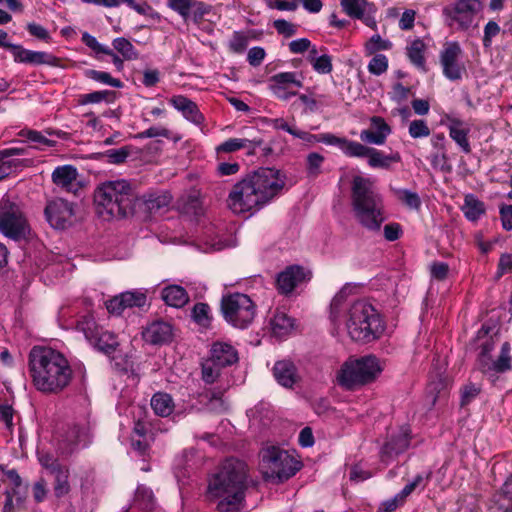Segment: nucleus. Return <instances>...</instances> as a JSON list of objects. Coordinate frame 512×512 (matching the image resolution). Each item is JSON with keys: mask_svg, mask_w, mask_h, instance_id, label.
Masks as SVG:
<instances>
[{"mask_svg": "<svg viewBox=\"0 0 512 512\" xmlns=\"http://www.w3.org/2000/svg\"><path fill=\"white\" fill-rule=\"evenodd\" d=\"M294 319L289 317L285 312L276 310L270 325L275 336L283 337L288 335L294 328Z\"/></svg>", "mask_w": 512, "mask_h": 512, "instance_id": "7c9ffc66", "label": "nucleus"}, {"mask_svg": "<svg viewBox=\"0 0 512 512\" xmlns=\"http://www.w3.org/2000/svg\"><path fill=\"white\" fill-rule=\"evenodd\" d=\"M430 161L434 169H438L444 173L449 174L453 170L446 151L431 154Z\"/></svg>", "mask_w": 512, "mask_h": 512, "instance_id": "5fc2aeb1", "label": "nucleus"}, {"mask_svg": "<svg viewBox=\"0 0 512 512\" xmlns=\"http://www.w3.org/2000/svg\"><path fill=\"white\" fill-rule=\"evenodd\" d=\"M489 510L491 512L512 511V475H509L501 489L493 494Z\"/></svg>", "mask_w": 512, "mask_h": 512, "instance_id": "b1692460", "label": "nucleus"}, {"mask_svg": "<svg viewBox=\"0 0 512 512\" xmlns=\"http://www.w3.org/2000/svg\"><path fill=\"white\" fill-rule=\"evenodd\" d=\"M54 476L53 490L57 498H61L70 492L69 469L63 465L51 473Z\"/></svg>", "mask_w": 512, "mask_h": 512, "instance_id": "f704fd0d", "label": "nucleus"}, {"mask_svg": "<svg viewBox=\"0 0 512 512\" xmlns=\"http://www.w3.org/2000/svg\"><path fill=\"white\" fill-rule=\"evenodd\" d=\"M302 467L286 450L270 446L261 451L260 468L263 478L273 483H282L294 476Z\"/></svg>", "mask_w": 512, "mask_h": 512, "instance_id": "0eeeda50", "label": "nucleus"}, {"mask_svg": "<svg viewBox=\"0 0 512 512\" xmlns=\"http://www.w3.org/2000/svg\"><path fill=\"white\" fill-rule=\"evenodd\" d=\"M346 326L351 339L362 343L378 339L384 331L380 314L366 300H357L350 306Z\"/></svg>", "mask_w": 512, "mask_h": 512, "instance_id": "423d86ee", "label": "nucleus"}, {"mask_svg": "<svg viewBox=\"0 0 512 512\" xmlns=\"http://www.w3.org/2000/svg\"><path fill=\"white\" fill-rule=\"evenodd\" d=\"M273 375L285 388H292L299 379L296 366L289 360L277 361L273 367Z\"/></svg>", "mask_w": 512, "mask_h": 512, "instance_id": "bb28decb", "label": "nucleus"}, {"mask_svg": "<svg viewBox=\"0 0 512 512\" xmlns=\"http://www.w3.org/2000/svg\"><path fill=\"white\" fill-rule=\"evenodd\" d=\"M495 348V342L493 339H488L481 345V351L478 355V367L479 370L482 371L484 369V362L489 364V361L491 360V352Z\"/></svg>", "mask_w": 512, "mask_h": 512, "instance_id": "69168bd1", "label": "nucleus"}, {"mask_svg": "<svg viewBox=\"0 0 512 512\" xmlns=\"http://www.w3.org/2000/svg\"><path fill=\"white\" fill-rule=\"evenodd\" d=\"M426 45L423 40L417 38L407 47V56L411 63L417 68L426 71V61L424 51Z\"/></svg>", "mask_w": 512, "mask_h": 512, "instance_id": "4c0bfd02", "label": "nucleus"}, {"mask_svg": "<svg viewBox=\"0 0 512 512\" xmlns=\"http://www.w3.org/2000/svg\"><path fill=\"white\" fill-rule=\"evenodd\" d=\"M116 99V92L111 90L94 91L80 96L79 103L81 105L94 104L105 101L113 103Z\"/></svg>", "mask_w": 512, "mask_h": 512, "instance_id": "79ce46f5", "label": "nucleus"}, {"mask_svg": "<svg viewBox=\"0 0 512 512\" xmlns=\"http://www.w3.org/2000/svg\"><path fill=\"white\" fill-rule=\"evenodd\" d=\"M169 103L178 111L182 112L188 120L192 118V101L182 95L173 96Z\"/></svg>", "mask_w": 512, "mask_h": 512, "instance_id": "864d4df0", "label": "nucleus"}, {"mask_svg": "<svg viewBox=\"0 0 512 512\" xmlns=\"http://www.w3.org/2000/svg\"><path fill=\"white\" fill-rule=\"evenodd\" d=\"M224 366L218 363L210 356L201 362V378L206 384H213L217 381Z\"/></svg>", "mask_w": 512, "mask_h": 512, "instance_id": "ea45409f", "label": "nucleus"}, {"mask_svg": "<svg viewBox=\"0 0 512 512\" xmlns=\"http://www.w3.org/2000/svg\"><path fill=\"white\" fill-rule=\"evenodd\" d=\"M151 407L156 415L167 417L173 412L174 402L170 394L157 392L151 398Z\"/></svg>", "mask_w": 512, "mask_h": 512, "instance_id": "72a5a7b5", "label": "nucleus"}, {"mask_svg": "<svg viewBox=\"0 0 512 512\" xmlns=\"http://www.w3.org/2000/svg\"><path fill=\"white\" fill-rule=\"evenodd\" d=\"M462 210L468 220L477 221L485 213V205L474 195L469 194L465 197Z\"/></svg>", "mask_w": 512, "mask_h": 512, "instance_id": "58836bf2", "label": "nucleus"}, {"mask_svg": "<svg viewBox=\"0 0 512 512\" xmlns=\"http://www.w3.org/2000/svg\"><path fill=\"white\" fill-rule=\"evenodd\" d=\"M511 346L509 342H504L501 346L500 354L495 361L490 360L489 364L484 362V369L481 371L486 376H495V373H505L512 369V357L510 354Z\"/></svg>", "mask_w": 512, "mask_h": 512, "instance_id": "393cba45", "label": "nucleus"}, {"mask_svg": "<svg viewBox=\"0 0 512 512\" xmlns=\"http://www.w3.org/2000/svg\"><path fill=\"white\" fill-rule=\"evenodd\" d=\"M174 474L183 493V490L189 488L191 484V465L186 455L177 459Z\"/></svg>", "mask_w": 512, "mask_h": 512, "instance_id": "c9c22d12", "label": "nucleus"}, {"mask_svg": "<svg viewBox=\"0 0 512 512\" xmlns=\"http://www.w3.org/2000/svg\"><path fill=\"white\" fill-rule=\"evenodd\" d=\"M390 133L391 128L385 120L382 117L373 116L371 118V128L361 131L360 139L366 143L382 145Z\"/></svg>", "mask_w": 512, "mask_h": 512, "instance_id": "5701e85b", "label": "nucleus"}, {"mask_svg": "<svg viewBox=\"0 0 512 512\" xmlns=\"http://www.w3.org/2000/svg\"><path fill=\"white\" fill-rule=\"evenodd\" d=\"M136 194L129 181H106L94 191L96 213L105 221L125 218L134 213Z\"/></svg>", "mask_w": 512, "mask_h": 512, "instance_id": "39448f33", "label": "nucleus"}, {"mask_svg": "<svg viewBox=\"0 0 512 512\" xmlns=\"http://www.w3.org/2000/svg\"><path fill=\"white\" fill-rule=\"evenodd\" d=\"M381 371L376 356L367 355L358 359L349 358L338 371L337 382L346 390H355L374 381Z\"/></svg>", "mask_w": 512, "mask_h": 512, "instance_id": "6e6552de", "label": "nucleus"}, {"mask_svg": "<svg viewBox=\"0 0 512 512\" xmlns=\"http://www.w3.org/2000/svg\"><path fill=\"white\" fill-rule=\"evenodd\" d=\"M209 356L224 367L232 366L239 360L237 350L231 344L222 341L212 344Z\"/></svg>", "mask_w": 512, "mask_h": 512, "instance_id": "a878e982", "label": "nucleus"}, {"mask_svg": "<svg viewBox=\"0 0 512 512\" xmlns=\"http://www.w3.org/2000/svg\"><path fill=\"white\" fill-rule=\"evenodd\" d=\"M350 199L356 221L369 232L378 233L386 217L383 197L372 180L354 176Z\"/></svg>", "mask_w": 512, "mask_h": 512, "instance_id": "20e7f679", "label": "nucleus"}, {"mask_svg": "<svg viewBox=\"0 0 512 512\" xmlns=\"http://www.w3.org/2000/svg\"><path fill=\"white\" fill-rule=\"evenodd\" d=\"M0 232L15 241L26 239L30 234V226L21 208L5 198L0 202Z\"/></svg>", "mask_w": 512, "mask_h": 512, "instance_id": "9b49d317", "label": "nucleus"}, {"mask_svg": "<svg viewBox=\"0 0 512 512\" xmlns=\"http://www.w3.org/2000/svg\"><path fill=\"white\" fill-rule=\"evenodd\" d=\"M270 81L274 83L272 89H287L289 85L302 87V81L297 79L295 72H280L273 75Z\"/></svg>", "mask_w": 512, "mask_h": 512, "instance_id": "a19ab883", "label": "nucleus"}, {"mask_svg": "<svg viewBox=\"0 0 512 512\" xmlns=\"http://www.w3.org/2000/svg\"><path fill=\"white\" fill-rule=\"evenodd\" d=\"M112 45L113 48L122 55L124 60H134L138 58V52L128 39L124 37L115 38Z\"/></svg>", "mask_w": 512, "mask_h": 512, "instance_id": "c03bdc74", "label": "nucleus"}, {"mask_svg": "<svg viewBox=\"0 0 512 512\" xmlns=\"http://www.w3.org/2000/svg\"><path fill=\"white\" fill-rule=\"evenodd\" d=\"M219 232L204 201L194 194V247L203 252L222 250L225 244Z\"/></svg>", "mask_w": 512, "mask_h": 512, "instance_id": "1a4fd4ad", "label": "nucleus"}, {"mask_svg": "<svg viewBox=\"0 0 512 512\" xmlns=\"http://www.w3.org/2000/svg\"><path fill=\"white\" fill-rule=\"evenodd\" d=\"M311 65L319 74H329L333 70L332 58L328 54L318 56Z\"/></svg>", "mask_w": 512, "mask_h": 512, "instance_id": "0e129e2a", "label": "nucleus"}, {"mask_svg": "<svg viewBox=\"0 0 512 512\" xmlns=\"http://www.w3.org/2000/svg\"><path fill=\"white\" fill-rule=\"evenodd\" d=\"M246 464L236 458L226 459L219 471L211 478L208 494L211 497L222 498L217 509L220 512H235L244 499L247 488Z\"/></svg>", "mask_w": 512, "mask_h": 512, "instance_id": "7ed1b4c3", "label": "nucleus"}, {"mask_svg": "<svg viewBox=\"0 0 512 512\" xmlns=\"http://www.w3.org/2000/svg\"><path fill=\"white\" fill-rule=\"evenodd\" d=\"M37 458L40 465L46 469L50 474L54 472L57 468L63 466L57 458H55L51 453L45 452L43 450L37 451Z\"/></svg>", "mask_w": 512, "mask_h": 512, "instance_id": "13d9d810", "label": "nucleus"}, {"mask_svg": "<svg viewBox=\"0 0 512 512\" xmlns=\"http://www.w3.org/2000/svg\"><path fill=\"white\" fill-rule=\"evenodd\" d=\"M401 157L398 152L385 155L382 151L371 148L368 156V164L372 168L389 169L392 163L400 162Z\"/></svg>", "mask_w": 512, "mask_h": 512, "instance_id": "473e14b6", "label": "nucleus"}, {"mask_svg": "<svg viewBox=\"0 0 512 512\" xmlns=\"http://www.w3.org/2000/svg\"><path fill=\"white\" fill-rule=\"evenodd\" d=\"M262 138L246 139V138H230L221 143L217 148V152L232 153L243 148L256 149L263 144Z\"/></svg>", "mask_w": 512, "mask_h": 512, "instance_id": "c756f323", "label": "nucleus"}, {"mask_svg": "<svg viewBox=\"0 0 512 512\" xmlns=\"http://www.w3.org/2000/svg\"><path fill=\"white\" fill-rule=\"evenodd\" d=\"M273 26L279 34L287 38L294 36L297 32L296 25H294L291 22H288L285 19L275 20L273 22Z\"/></svg>", "mask_w": 512, "mask_h": 512, "instance_id": "774afa93", "label": "nucleus"}, {"mask_svg": "<svg viewBox=\"0 0 512 512\" xmlns=\"http://www.w3.org/2000/svg\"><path fill=\"white\" fill-rule=\"evenodd\" d=\"M349 287L344 286L332 299L330 304V317L332 321H337L340 315L342 304L346 301Z\"/></svg>", "mask_w": 512, "mask_h": 512, "instance_id": "4d7b16f0", "label": "nucleus"}, {"mask_svg": "<svg viewBox=\"0 0 512 512\" xmlns=\"http://www.w3.org/2000/svg\"><path fill=\"white\" fill-rule=\"evenodd\" d=\"M481 393V387L474 383L463 385L460 389V406L466 407Z\"/></svg>", "mask_w": 512, "mask_h": 512, "instance_id": "09e8293b", "label": "nucleus"}, {"mask_svg": "<svg viewBox=\"0 0 512 512\" xmlns=\"http://www.w3.org/2000/svg\"><path fill=\"white\" fill-rule=\"evenodd\" d=\"M469 132L470 129L460 119L453 118L450 120L449 136L457 143L465 154H469L471 152V145L468 140Z\"/></svg>", "mask_w": 512, "mask_h": 512, "instance_id": "cd10ccee", "label": "nucleus"}, {"mask_svg": "<svg viewBox=\"0 0 512 512\" xmlns=\"http://www.w3.org/2000/svg\"><path fill=\"white\" fill-rule=\"evenodd\" d=\"M398 198L404 202L408 207L413 209H419L421 206V200L417 193L412 192L408 189H400L397 191Z\"/></svg>", "mask_w": 512, "mask_h": 512, "instance_id": "e2e57ef3", "label": "nucleus"}, {"mask_svg": "<svg viewBox=\"0 0 512 512\" xmlns=\"http://www.w3.org/2000/svg\"><path fill=\"white\" fill-rule=\"evenodd\" d=\"M146 304V293L139 290H134L125 291L117 296H114L106 302V308L111 314L121 315L127 308H142Z\"/></svg>", "mask_w": 512, "mask_h": 512, "instance_id": "6ab92c4d", "label": "nucleus"}, {"mask_svg": "<svg viewBox=\"0 0 512 512\" xmlns=\"http://www.w3.org/2000/svg\"><path fill=\"white\" fill-rule=\"evenodd\" d=\"M171 202V196L168 192H155L145 196L144 205L150 214H156L163 208H166Z\"/></svg>", "mask_w": 512, "mask_h": 512, "instance_id": "e433bc0d", "label": "nucleus"}, {"mask_svg": "<svg viewBox=\"0 0 512 512\" xmlns=\"http://www.w3.org/2000/svg\"><path fill=\"white\" fill-rule=\"evenodd\" d=\"M410 445V436L408 428L402 427L395 433H392L380 450L381 462L388 465L400 454L404 453Z\"/></svg>", "mask_w": 512, "mask_h": 512, "instance_id": "a211bd4d", "label": "nucleus"}, {"mask_svg": "<svg viewBox=\"0 0 512 512\" xmlns=\"http://www.w3.org/2000/svg\"><path fill=\"white\" fill-rule=\"evenodd\" d=\"M168 7L178 13L185 23L192 13V1L191 0H168Z\"/></svg>", "mask_w": 512, "mask_h": 512, "instance_id": "603ef678", "label": "nucleus"}, {"mask_svg": "<svg viewBox=\"0 0 512 512\" xmlns=\"http://www.w3.org/2000/svg\"><path fill=\"white\" fill-rule=\"evenodd\" d=\"M220 312L233 327L246 329L255 318L256 306L248 295L237 292L222 296Z\"/></svg>", "mask_w": 512, "mask_h": 512, "instance_id": "9d476101", "label": "nucleus"}, {"mask_svg": "<svg viewBox=\"0 0 512 512\" xmlns=\"http://www.w3.org/2000/svg\"><path fill=\"white\" fill-rule=\"evenodd\" d=\"M324 156L317 152H311L306 158V169L309 177L316 178L321 173Z\"/></svg>", "mask_w": 512, "mask_h": 512, "instance_id": "3c124183", "label": "nucleus"}, {"mask_svg": "<svg viewBox=\"0 0 512 512\" xmlns=\"http://www.w3.org/2000/svg\"><path fill=\"white\" fill-rule=\"evenodd\" d=\"M286 176L278 169L261 167L237 181L226 198L235 215L254 214L270 203L284 188Z\"/></svg>", "mask_w": 512, "mask_h": 512, "instance_id": "f257e3e1", "label": "nucleus"}, {"mask_svg": "<svg viewBox=\"0 0 512 512\" xmlns=\"http://www.w3.org/2000/svg\"><path fill=\"white\" fill-rule=\"evenodd\" d=\"M392 46L389 39H383L379 34H375L365 43L364 50L367 56H372L378 54L379 51L390 50Z\"/></svg>", "mask_w": 512, "mask_h": 512, "instance_id": "37998d69", "label": "nucleus"}, {"mask_svg": "<svg viewBox=\"0 0 512 512\" xmlns=\"http://www.w3.org/2000/svg\"><path fill=\"white\" fill-rule=\"evenodd\" d=\"M311 272L300 265H290L276 278V289L282 295L291 294L300 284L310 280Z\"/></svg>", "mask_w": 512, "mask_h": 512, "instance_id": "f3484780", "label": "nucleus"}, {"mask_svg": "<svg viewBox=\"0 0 512 512\" xmlns=\"http://www.w3.org/2000/svg\"><path fill=\"white\" fill-rule=\"evenodd\" d=\"M483 9L482 0H454L442 9L446 24L466 31L472 27L475 16Z\"/></svg>", "mask_w": 512, "mask_h": 512, "instance_id": "ddd939ff", "label": "nucleus"}, {"mask_svg": "<svg viewBox=\"0 0 512 512\" xmlns=\"http://www.w3.org/2000/svg\"><path fill=\"white\" fill-rule=\"evenodd\" d=\"M343 11L351 18L361 20L366 26L377 30L375 6L367 0H352L341 3Z\"/></svg>", "mask_w": 512, "mask_h": 512, "instance_id": "aec40b11", "label": "nucleus"}, {"mask_svg": "<svg viewBox=\"0 0 512 512\" xmlns=\"http://www.w3.org/2000/svg\"><path fill=\"white\" fill-rule=\"evenodd\" d=\"M20 135L36 144L30 148H38L40 145L47 147H54L56 145V141L48 139L45 135L36 130H22Z\"/></svg>", "mask_w": 512, "mask_h": 512, "instance_id": "8fccbe9b", "label": "nucleus"}, {"mask_svg": "<svg viewBox=\"0 0 512 512\" xmlns=\"http://www.w3.org/2000/svg\"><path fill=\"white\" fill-rule=\"evenodd\" d=\"M44 214L51 227L64 230L71 226L74 216V205L62 198L47 203Z\"/></svg>", "mask_w": 512, "mask_h": 512, "instance_id": "2eb2a0df", "label": "nucleus"}, {"mask_svg": "<svg viewBox=\"0 0 512 512\" xmlns=\"http://www.w3.org/2000/svg\"><path fill=\"white\" fill-rule=\"evenodd\" d=\"M78 176L77 169L72 165H64L57 167L52 173L53 182L67 191Z\"/></svg>", "mask_w": 512, "mask_h": 512, "instance_id": "2f4dec72", "label": "nucleus"}, {"mask_svg": "<svg viewBox=\"0 0 512 512\" xmlns=\"http://www.w3.org/2000/svg\"><path fill=\"white\" fill-rule=\"evenodd\" d=\"M130 148L128 146L121 147L120 149H110L104 154L108 162L111 164H121L126 161L130 155Z\"/></svg>", "mask_w": 512, "mask_h": 512, "instance_id": "bf43d9fd", "label": "nucleus"}, {"mask_svg": "<svg viewBox=\"0 0 512 512\" xmlns=\"http://www.w3.org/2000/svg\"><path fill=\"white\" fill-rule=\"evenodd\" d=\"M10 47L15 62L31 65H48L61 69L68 68L63 59L58 58L51 53L25 49L19 44H14V46Z\"/></svg>", "mask_w": 512, "mask_h": 512, "instance_id": "4468645a", "label": "nucleus"}, {"mask_svg": "<svg viewBox=\"0 0 512 512\" xmlns=\"http://www.w3.org/2000/svg\"><path fill=\"white\" fill-rule=\"evenodd\" d=\"M214 315L212 308L204 302H198L194 304V324L197 325L196 332L197 337L200 340L210 339V335L214 336L213 330Z\"/></svg>", "mask_w": 512, "mask_h": 512, "instance_id": "4be33fe9", "label": "nucleus"}, {"mask_svg": "<svg viewBox=\"0 0 512 512\" xmlns=\"http://www.w3.org/2000/svg\"><path fill=\"white\" fill-rule=\"evenodd\" d=\"M135 502L141 509L152 511L155 506L152 490L145 486H139L135 493Z\"/></svg>", "mask_w": 512, "mask_h": 512, "instance_id": "a18cd8bd", "label": "nucleus"}, {"mask_svg": "<svg viewBox=\"0 0 512 512\" xmlns=\"http://www.w3.org/2000/svg\"><path fill=\"white\" fill-rule=\"evenodd\" d=\"M388 69V58L384 54H375L368 64V71L376 76L382 75Z\"/></svg>", "mask_w": 512, "mask_h": 512, "instance_id": "6e6d98bb", "label": "nucleus"}, {"mask_svg": "<svg viewBox=\"0 0 512 512\" xmlns=\"http://www.w3.org/2000/svg\"><path fill=\"white\" fill-rule=\"evenodd\" d=\"M161 299L171 307H183L188 301L187 291L179 285H169L161 290Z\"/></svg>", "mask_w": 512, "mask_h": 512, "instance_id": "c85d7f7f", "label": "nucleus"}, {"mask_svg": "<svg viewBox=\"0 0 512 512\" xmlns=\"http://www.w3.org/2000/svg\"><path fill=\"white\" fill-rule=\"evenodd\" d=\"M173 337V328L169 322L155 320L149 323L142 331V338L151 345H164Z\"/></svg>", "mask_w": 512, "mask_h": 512, "instance_id": "412c9836", "label": "nucleus"}, {"mask_svg": "<svg viewBox=\"0 0 512 512\" xmlns=\"http://www.w3.org/2000/svg\"><path fill=\"white\" fill-rule=\"evenodd\" d=\"M501 31L500 26L495 21H488V23L484 27V36L482 39L483 46L485 48H490L492 45V39L497 36Z\"/></svg>", "mask_w": 512, "mask_h": 512, "instance_id": "338daca9", "label": "nucleus"}, {"mask_svg": "<svg viewBox=\"0 0 512 512\" xmlns=\"http://www.w3.org/2000/svg\"><path fill=\"white\" fill-rule=\"evenodd\" d=\"M28 368L34 386L43 393L63 391L73 376L67 358L49 347L34 346L29 352Z\"/></svg>", "mask_w": 512, "mask_h": 512, "instance_id": "f03ea898", "label": "nucleus"}, {"mask_svg": "<svg viewBox=\"0 0 512 512\" xmlns=\"http://www.w3.org/2000/svg\"><path fill=\"white\" fill-rule=\"evenodd\" d=\"M86 339L98 351L109 358H114L120 343L115 333L97 325L92 317H84L78 324Z\"/></svg>", "mask_w": 512, "mask_h": 512, "instance_id": "f8f14e48", "label": "nucleus"}, {"mask_svg": "<svg viewBox=\"0 0 512 512\" xmlns=\"http://www.w3.org/2000/svg\"><path fill=\"white\" fill-rule=\"evenodd\" d=\"M409 134L412 138H422L430 135V129L426 121L422 119L413 120L409 125Z\"/></svg>", "mask_w": 512, "mask_h": 512, "instance_id": "680f3d73", "label": "nucleus"}, {"mask_svg": "<svg viewBox=\"0 0 512 512\" xmlns=\"http://www.w3.org/2000/svg\"><path fill=\"white\" fill-rule=\"evenodd\" d=\"M248 45L247 36L239 31H235L229 41V49L234 53H242Z\"/></svg>", "mask_w": 512, "mask_h": 512, "instance_id": "052dcab7", "label": "nucleus"}, {"mask_svg": "<svg viewBox=\"0 0 512 512\" xmlns=\"http://www.w3.org/2000/svg\"><path fill=\"white\" fill-rule=\"evenodd\" d=\"M84 75L94 81L109 85L114 88H122L123 82L117 78H113L110 73L98 71L94 69L85 70Z\"/></svg>", "mask_w": 512, "mask_h": 512, "instance_id": "49530a36", "label": "nucleus"}, {"mask_svg": "<svg viewBox=\"0 0 512 512\" xmlns=\"http://www.w3.org/2000/svg\"><path fill=\"white\" fill-rule=\"evenodd\" d=\"M461 55L462 49L460 44L456 41L446 43L440 53V63L443 68V74L451 81L460 80L463 72H465L464 65L460 64L458 61Z\"/></svg>", "mask_w": 512, "mask_h": 512, "instance_id": "dca6fc26", "label": "nucleus"}, {"mask_svg": "<svg viewBox=\"0 0 512 512\" xmlns=\"http://www.w3.org/2000/svg\"><path fill=\"white\" fill-rule=\"evenodd\" d=\"M371 148L359 142L346 139L342 151L349 157L368 158Z\"/></svg>", "mask_w": 512, "mask_h": 512, "instance_id": "de8ad7c7", "label": "nucleus"}]
</instances>
